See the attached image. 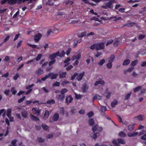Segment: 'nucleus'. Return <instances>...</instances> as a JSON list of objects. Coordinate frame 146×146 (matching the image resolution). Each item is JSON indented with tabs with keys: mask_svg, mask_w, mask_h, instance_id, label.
Listing matches in <instances>:
<instances>
[{
	"mask_svg": "<svg viewBox=\"0 0 146 146\" xmlns=\"http://www.w3.org/2000/svg\"><path fill=\"white\" fill-rule=\"evenodd\" d=\"M36 73L38 75H40L43 74V71L40 68H39L38 70L36 71Z\"/></svg>",
	"mask_w": 146,
	"mask_h": 146,
	"instance_id": "22",
	"label": "nucleus"
},
{
	"mask_svg": "<svg viewBox=\"0 0 146 146\" xmlns=\"http://www.w3.org/2000/svg\"><path fill=\"white\" fill-rule=\"evenodd\" d=\"M113 42V40L112 39H110L108 41L106 45V46H108L112 43Z\"/></svg>",
	"mask_w": 146,
	"mask_h": 146,
	"instance_id": "59",
	"label": "nucleus"
},
{
	"mask_svg": "<svg viewBox=\"0 0 146 146\" xmlns=\"http://www.w3.org/2000/svg\"><path fill=\"white\" fill-rule=\"evenodd\" d=\"M56 62L55 60H54L50 61L48 63V65L49 66H51L54 64Z\"/></svg>",
	"mask_w": 146,
	"mask_h": 146,
	"instance_id": "51",
	"label": "nucleus"
},
{
	"mask_svg": "<svg viewBox=\"0 0 146 146\" xmlns=\"http://www.w3.org/2000/svg\"><path fill=\"white\" fill-rule=\"evenodd\" d=\"M17 3L18 4H21L22 3H24L26 1H29L28 3H32L33 1H36L37 0H17Z\"/></svg>",
	"mask_w": 146,
	"mask_h": 146,
	"instance_id": "7",
	"label": "nucleus"
},
{
	"mask_svg": "<svg viewBox=\"0 0 146 146\" xmlns=\"http://www.w3.org/2000/svg\"><path fill=\"white\" fill-rule=\"evenodd\" d=\"M17 141V140L16 139L13 140L11 142V144L12 145H10L9 146H15Z\"/></svg>",
	"mask_w": 146,
	"mask_h": 146,
	"instance_id": "39",
	"label": "nucleus"
},
{
	"mask_svg": "<svg viewBox=\"0 0 146 146\" xmlns=\"http://www.w3.org/2000/svg\"><path fill=\"white\" fill-rule=\"evenodd\" d=\"M32 111L34 114H36L37 115H39L40 110L39 109H37L36 108H33L32 109Z\"/></svg>",
	"mask_w": 146,
	"mask_h": 146,
	"instance_id": "9",
	"label": "nucleus"
},
{
	"mask_svg": "<svg viewBox=\"0 0 146 146\" xmlns=\"http://www.w3.org/2000/svg\"><path fill=\"white\" fill-rule=\"evenodd\" d=\"M135 24V23L133 22H131L130 23H128L127 24H125L124 26H127L129 27H132Z\"/></svg>",
	"mask_w": 146,
	"mask_h": 146,
	"instance_id": "27",
	"label": "nucleus"
},
{
	"mask_svg": "<svg viewBox=\"0 0 146 146\" xmlns=\"http://www.w3.org/2000/svg\"><path fill=\"white\" fill-rule=\"evenodd\" d=\"M99 135L100 134L99 133H96L94 134L93 136L92 137L93 139L95 140L97 138V137L99 136Z\"/></svg>",
	"mask_w": 146,
	"mask_h": 146,
	"instance_id": "33",
	"label": "nucleus"
},
{
	"mask_svg": "<svg viewBox=\"0 0 146 146\" xmlns=\"http://www.w3.org/2000/svg\"><path fill=\"white\" fill-rule=\"evenodd\" d=\"M45 4L47 5L51 6L53 5L54 3L51 2L49 0Z\"/></svg>",
	"mask_w": 146,
	"mask_h": 146,
	"instance_id": "41",
	"label": "nucleus"
},
{
	"mask_svg": "<svg viewBox=\"0 0 146 146\" xmlns=\"http://www.w3.org/2000/svg\"><path fill=\"white\" fill-rule=\"evenodd\" d=\"M59 117V115L58 113H55L54 114L52 119L54 121H57Z\"/></svg>",
	"mask_w": 146,
	"mask_h": 146,
	"instance_id": "15",
	"label": "nucleus"
},
{
	"mask_svg": "<svg viewBox=\"0 0 146 146\" xmlns=\"http://www.w3.org/2000/svg\"><path fill=\"white\" fill-rule=\"evenodd\" d=\"M58 75V74L57 73H55L53 74L51 76V78L52 79H56Z\"/></svg>",
	"mask_w": 146,
	"mask_h": 146,
	"instance_id": "35",
	"label": "nucleus"
},
{
	"mask_svg": "<svg viewBox=\"0 0 146 146\" xmlns=\"http://www.w3.org/2000/svg\"><path fill=\"white\" fill-rule=\"evenodd\" d=\"M101 96L98 95H95L93 97V100L94 101V100H96V99L101 100Z\"/></svg>",
	"mask_w": 146,
	"mask_h": 146,
	"instance_id": "29",
	"label": "nucleus"
},
{
	"mask_svg": "<svg viewBox=\"0 0 146 146\" xmlns=\"http://www.w3.org/2000/svg\"><path fill=\"white\" fill-rule=\"evenodd\" d=\"M19 76V74L18 73H17L16 75L13 77V78L14 80H16Z\"/></svg>",
	"mask_w": 146,
	"mask_h": 146,
	"instance_id": "64",
	"label": "nucleus"
},
{
	"mask_svg": "<svg viewBox=\"0 0 146 146\" xmlns=\"http://www.w3.org/2000/svg\"><path fill=\"white\" fill-rule=\"evenodd\" d=\"M70 60V57H68L64 61V63H66L68 62Z\"/></svg>",
	"mask_w": 146,
	"mask_h": 146,
	"instance_id": "62",
	"label": "nucleus"
},
{
	"mask_svg": "<svg viewBox=\"0 0 146 146\" xmlns=\"http://www.w3.org/2000/svg\"><path fill=\"white\" fill-rule=\"evenodd\" d=\"M103 130L102 128L101 127H99V125L97 124H96L92 127V130L94 133L97 131H101Z\"/></svg>",
	"mask_w": 146,
	"mask_h": 146,
	"instance_id": "1",
	"label": "nucleus"
},
{
	"mask_svg": "<svg viewBox=\"0 0 146 146\" xmlns=\"http://www.w3.org/2000/svg\"><path fill=\"white\" fill-rule=\"evenodd\" d=\"M17 3V0H8L7 3L10 5H13L16 3Z\"/></svg>",
	"mask_w": 146,
	"mask_h": 146,
	"instance_id": "21",
	"label": "nucleus"
},
{
	"mask_svg": "<svg viewBox=\"0 0 146 146\" xmlns=\"http://www.w3.org/2000/svg\"><path fill=\"white\" fill-rule=\"evenodd\" d=\"M105 62V60L104 59H103L99 61L98 63V64L100 66H102Z\"/></svg>",
	"mask_w": 146,
	"mask_h": 146,
	"instance_id": "45",
	"label": "nucleus"
},
{
	"mask_svg": "<svg viewBox=\"0 0 146 146\" xmlns=\"http://www.w3.org/2000/svg\"><path fill=\"white\" fill-rule=\"evenodd\" d=\"M66 72H62L59 74V77L60 79L65 78L66 77Z\"/></svg>",
	"mask_w": 146,
	"mask_h": 146,
	"instance_id": "16",
	"label": "nucleus"
},
{
	"mask_svg": "<svg viewBox=\"0 0 146 146\" xmlns=\"http://www.w3.org/2000/svg\"><path fill=\"white\" fill-rule=\"evenodd\" d=\"M68 91V90L66 88H63L60 91V93L63 95H65V94Z\"/></svg>",
	"mask_w": 146,
	"mask_h": 146,
	"instance_id": "26",
	"label": "nucleus"
},
{
	"mask_svg": "<svg viewBox=\"0 0 146 146\" xmlns=\"http://www.w3.org/2000/svg\"><path fill=\"white\" fill-rule=\"evenodd\" d=\"M119 43V41L118 40H117L113 43V45L115 47H117L118 46Z\"/></svg>",
	"mask_w": 146,
	"mask_h": 146,
	"instance_id": "47",
	"label": "nucleus"
},
{
	"mask_svg": "<svg viewBox=\"0 0 146 146\" xmlns=\"http://www.w3.org/2000/svg\"><path fill=\"white\" fill-rule=\"evenodd\" d=\"M69 82L68 81L66 80H64L61 83V84L62 85L64 86L67 84H69Z\"/></svg>",
	"mask_w": 146,
	"mask_h": 146,
	"instance_id": "53",
	"label": "nucleus"
},
{
	"mask_svg": "<svg viewBox=\"0 0 146 146\" xmlns=\"http://www.w3.org/2000/svg\"><path fill=\"white\" fill-rule=\"evenodd\" d=\"M55 101L53 99L48 100L46 102V103L48 104H53L55 103Z\"/></svg>",
	"mask_w": 146,
	"mask_h": 146,
	"instance_id": "32",
	"label": "nucleus"
},
{
	"mask_svg": "<svg viewBox=\"0 0 146 146\" xmlns=\"http://www.w3.org/2000/svg\"><path fill=\"white\" fill-rule=\"evenodd\" d=\"M89 118H90L94 115V113L92 111H90L87 114Z\"/></svg>",
	"mask_w": 146,
	"mask_h": 146,
	"instance_id": "50",
	"label": "nucleus"
},
{
	"mask_svg": "<svg viewBox=\"0 0 146 146\" xmlns=\"http://www.w3.org/2000/svg\"><path fill=\"white\" fill-rule=\"evenodd\" d=\"M117 142L119 143H121L122 144H124L125 143V140L121 138L119 139H117Z\"/></svg>",
	"mask_w": 146,
	"mask_h": 146,
	"instance_id": "31",
	"label": "nucleus"
},
{
	"mask_svg": "<svg viewBox=\"0 0 146 146\" xmlns=\"http://www.w3.org/2000/svg\"><path fill=\"white\" fill-rule=\"evenodd\" d=\"M134 118L137 119L139 121H142L143 120V116L141 115H139L135 117Z\"/></svg>",
	"mask_w": 146,
	"mask_h": 146,
	"instance_id": "30",
	"label": "nucleus"
},
{
	"mask_svg": "<svg viewBox=\"0 0 146 146\" xmlns=\"http://www.w3.org/2000/svg\"><path fill=\"white\" fill-rule=\"evenodd\" d=\"M21 114L22 117L25 118H26L28 116L27 112L25 110H24L21 112Z\"/></svg>",
	"mask_w": 146,
	"mask_h": 146,
	"instance_id": "17",
	"label": "nucleus"
},
{
	"mask_svg": "<svg viewBox=\"0 0 146 146\" xmlns=\"http://www.w3.org/2000/svg\"><path fill=\"white\" fill-rule=\"evenodd\" d=\"M25 98L26 97L25 96H23L22 98L18 100V102L19 103L22 102L25 99Z\"/></svg>",
	"mask_w": 146,
	"mask_h": 146,
	"instance_id": "46",
	"label": "nucleus"
},
{
	"mask_svg": "<svg viewBox=\"0 0 146 146\" xmlns=\"http://www.w3.org/2000/svg\"><path fill=\"white\" fill-rule=\"evenodd\" d=\"M100 110L102 111V115H105L106 113L105 112L107 110L106 107L102 106L100 108Z\"/></svg>",
	"mask_w": 146,
	"mask_h": 146,
	"instance_id": "11",
	"label": "nucleus"
},
{
	"mask_svg": "<svg viewBox=\"0 0 146 146\" xmlns=\"http://www.w3.org/2000/svg\"><path fill=\"white\" fill-rule=\"evenodd\" d=\"M42 128L44 130H46L48 128V126H47L45 124H44L43 123L42 124Z\"/></svg>",
	"mask_w": 146,
	"mask_h": 146,
	"instance_id": "42",
	"label": "nucleus"
},
{
	"mask_svg": "<svg viewBox=\"0 0 146 146\" xmlns=\"http://www.w3.org/2000/svg\"><path fill=\"white\" fill-rule=\"evenodd\" d=\"M78 74V73L77 72L75 73L74 75L71 77V80H74Z\"/></svg>",
	"mask_w": 146,
	"mask_h": 146,
	"instance_id": "57",
	"label": "nucleus"
},
{
	"mask_svg": "<svg viewBox=\"0 0 146 146\" xmlns=\"http://www.w3.org/2000/svg\"><path fill=\"white\" fill-rule=\"evenodd\" d=\"M23 42V41L21 40H20L17 44L16 46V47L17 48H18L20 47L22 45V43Z\"/></svg>",
	"mask_w": 146,
	"mask_h": 146,
	"instance_id": "52",
	"label": "nucleus"
},
{
	"mask_svg": "<svg viewBox=\"0 0 146 146\" xmlns=\"http://www.w3.org/2000/svg\"><path fill=\"white\" fill-rule=\"evenodd\" d=\"M142 87L141 86H139L135 87L133 90L134 92H136L138 91L139 90L141 89Z\"/></svg>",
	"mask_w": 146,
	"mask_h": 146,
	"instance_id": "28",
	"label": "nucleus"
},
{
	"mask_svg": "<svg viewBox=\"0 0 146 146\" xmlns=\"http://www.w3.org/2000/svg\"><path fill=\"white\" fill-rule=\"evenodd\" d=\"M11 91L12 92V94L14 95H15L17 92V91L15 90V88L13 87L11 88Z\"/></svg>",
	"mask_w": 146,
	"mask_h": 146,
	"instance_id": "43",
	"label": "nucleus"
},
{
	"mask_svg": "<svg viewBox=\"0 0 146 146\" xmlns=\"http://www.w3.org/2000/svg\"><path fill=\"white\" fill-rule=\"evenodd\" d=\"M112 143L114 146H119V144L117 142L116 140L115 139H113Z\"/></svg>",
	"mask_w": 146,
	"mask_h": 146,
	"instance_id": "36",
	"label": "nucleus"
},
{
	"mask_svg": "<svg viewBox=\"0 0 146 146\" xmlns=\"http://www.w3.org/2000/svg\"><path fill=\"white\" fill-rule=\"evenodd\" d=\"M42 36L41 34L38 33L34 36V40L36 42H38Z\"/></svg>",
	"mask_w": 146,
	"mask_h": 146,
	"instance_id": "8",
	"label": "nucleus"
},
{
	"mask_svg": "<svg viewBox=\"0 0 146 146\" xmlns=\"http://www.w3.org/2000/svg\"><path fill=\"white\" fill-rule=\"evenodd\" d=\"M115 58V57L114 55H111L109 58V61L112 63V62L113 61Z\"/></svg>",
	"mask_w": 146,
	"mask_h": 146,
	"instance_id": "38",
	"label": "nucleus"
},
{
	"mask_svg": "<svg viewBox=\"0 0 146 146\" xmlns=\"http://www.w3.org/2000/svg\"><path fill=\"white\" fill-rule=\"evenodd\" d=\"M85 111L84 110L82 109L78 111V113L80 114H84L85 113Z\"/></svg>",
	"mask_w": 146,
	"mask_h": 146,
	"instance_id": "63",
	"label": "nucleus"
},
{
	"mask_svg": "<svg viewBox=\"0 0 146 146\" xmlns=\"http://www.w3.org/2000/svg\"><path fill=\"white\" fill-rule=\"evenodd\" d=\"M111 19H114V21H116L117 20H119L121 19V18L120 17H116L113 16L112 17H111Z\"/></svg>",
	"mask_w": 146,
	"mask_h": 146,
	"instance_id": "61",
	"label": "nucleus"
},
{
	"mask_svg": "<svg viewBox=\"0 0 146 146\" xmlns=\"http://www.w3.org/2000/svg\"><path fill=\"white\" fill-rule=\"evenodd\" d=\"M60 83L59 82H56L54 83L52 86H60Z\"/></svg>",
	"mask_w": 146,
	"mask_h": 146,
	"instance_id": "58",
	"label": "nucleus"
},
{
	"mask_svg": "<svg viewBox=\"0 0 146 146\" xmlns=\"http://www.w3.org/2000/svg\"><path fill=\"white\" fill-rule=\"evenodd\" d=\"M88 87L86 85V83H85L83 85L82 87V89L83 90V92L84 93L86 92V90L88 89Z\"/></svg>",
	"mask_w": 146,
	"mask_h": 146,
	"instance_id": "19",
	"label": "nucleus"
},
{
	"mask_svg": "<svg viewBox=\"0 0 146 146\" xmlns=\"http://www.w3.org/2000/svg\"><path fill=\"white\" fill-rule=\"evenodd\" d=\"M85 74V72H83L82 73L78 74L76 78V79L78 81H81Z\"/></svg>",
	"mask_w": 146,
	"mask_h": 146,
	"instance_id": "6",
	"label": "nucleus"
},
{
	"mask_svg": "<svg viewBox=\"0 0 146 146\" xmlns=\"http://www.w3.org/2000/svg\"><path fill=\"white\" fill-rule=\"evenodd\" d=\"M42 54H38L36 58V60L37 61H38L41 58V57H42Z\"/></svg>",
	"mask_w": 146,
	"mask_h": 146,
	"instance_id": "49",
	"label": "nucleus"
},
{
	"mask_svg": "<svg viewBox=\"0 0 146 146\" xmlns=\"http://www.w3.org/2000/svg\"><path fill=\"white\" fill-rule=\"evenodd\" d=\"M49 112L48 110H46L43 116V119L45 120L47 119L49 117Z\"/></svg>",
	"mask_w": 146,
	"mask_h": 146,
	"instance_id": "10",
	"label": "nucleus"
},
{
	"mask_svg": "<svg viewBox=\"0 0 146 146\" xmlns=\"http://www.w3.org/2000/svg\"><path fill=\"white\" fill-rule=\"evenodd\" d=\"M135 124L133 123L129 125L128 126V129L129 131H133L135 128L134 125Z\"/></svg>",
	"mask_w": 146,
	"mask_h": 146,
	"instance_id": "13",
	"label": "nucleus"
},
{
	"mask_svg": "<svg viewBox=\"0 0 146 146\" xmlns=\"http://www.w3.org/2000/svg\"><path fill=\"white\" fill-rule=\"evenodd\" d=\"M117 103V101L115 100H114L113 102L111 103V106L112 107H114Z\"/></svg>",
	"mask_w": 146,
	"mask_h": 146,
	"instance_id": "37",
	"label": "nucleus"
},
{
	"mask_svg": "<svg viewBox=\"0 0 146 146\" xmlns=\"http://www.w3.org/2000/svg\"><path fill=\"white\" fill-rule=\"evenodd\" d=\"M131 94V93L130 92L127 94L125 96V100H127L130 97Z\"/></svg>",
	"mask_w": 146,
	"mask_h": 146,
	"instance_id": "55",
	"label": "nucleus"
},
{
	"mask_svg": "<svg viewBox=\"0 0 146 146\" xmlns=\"http://www.w3.org/2000/svg\"><path fill=\"white\" fill-rule=\"evenodd\" d=\"M37 140L39 143H43L44 141V139L41 137H38L37 138Z\"/></svg>",
	"mask_w": 146,
	"mask_h": 146,
	"instance_id": "40",
	"label": "nucleus"
},
{
	"mask_svg": "<svg viewBox=\"0 0 146 146\" xmlns=\"http://www.w3.org/2000/svg\"><path fill=\"white\" fill-rule=\"evenodd\" d=\"M119 136L121 137H125L126 136V134L123 131H121L119 133Z\"/></svg>",
	"mask_w": 146,
	"mask_h": 146,
	"instance_id": "34",
	"label": "nucleus"
},
{
	"mask_svg": "<svg viewBox=\"0 0 146 146\" xmlns=\"http://www.w3.org/2000/svg\"><path fill=\"white\" fill-rule=\"evenodd\" d=\"M138 134L137 132H135L133 133H129L127 134V136L130 137H135Z\"/></svg>",
	"mask_w": 146,
	"mask_h": 146,
	"instance_id": "12",
	"label": "nucleus"
},
{
	"mask_svg": "<svg viewBox=\"0 0 146 146\" xmlns=\"http://www.w3.org/2000/svg\"><path fill=\"white\" fill-rule=\"evenodd\" d=\"M107 67L109 69H110L112 68V63L109 62V63L106 64Z\"/></svg>",
	"mask_w": 146,
	"mask_h": 146,
	"instance_id": "54",
	"label": "nucleus"
},
{
	"mask_svg": "<svg viewBox=\"0 0 146 146\" xmlns=\"http://www.w3.org/2000/svg\"><path fill=\"white\" fill-rule=\"evenodd\" d=\"M11 109H9L7 110V115L8 117H10L11 116Z\"/></svg>",
	"mask_w": 146,
	"mask_h": 146,
	"instance_id": "23",
	"label": "nucleus"
},
{
	"mask_svg": "<svg viewBox=\"0 0 146 146\" xmlns=\"http://www.w3.org/2000/svg\"><path fill=\"white\" fill-rule=\"evenodd\" d=\"M31 118L32 120L34 121H40L39 118L38 117L33 115H31Z\"/></svg>",
	"mask_w": 146,
	"mask_h": 146,
	"instance_id": "18",
	"label": "nucleus"
},
{
	"mask_svg": "<svg viewBox=\"0 0 146 146\" xmlns=\"http://www.w3.org/2000/svg\"><path fill=\"white\" fill-rule=\"evenodd\" d=\"M59 54V51H58L57 52L53 53L51 55H50L49 57V59L52 60H55V58Z\"/></svg>",
	"mask_w": 146,
	"mask_h": 146,
	"instance_id": "3",
	"label": "nucleus"
},
{
	"mask_svg": "<svg viewBox=\"0 0 146 146\" xmlns=\"http://www.w3.org/2000/svg\"><path fill=\"white\" fill-rule=\"evenodd\" d=\"M79 37H83L86 36V32L81 33L78 35Z\"/></svg>",
	"mask_w": 146,
	"mask_h": 146,
	"instance_id": "48",
	"label": "nucleus"
},
{
	"mask_svg": "<svg viewBox=\"0 0 146 146\" xmlns=\"http://www.w3.org/2000/svg\"><path fill=\"white\" fill-rule=\"evenodd\" d=\"M57 99L61 101H63L65 98V95L62 94L58 95L56 97Z\"/></svg>",
	"mask_w": 146,
	"mask_h": 146,
	"instance_id": "14",
	"label": "nucleus"
},
{
	"mask_svg": "<svg viewBox=\"0 0 146 146\" xmlns=\"http://www.w3.org/2000/svg\"><path fill=\"white\" fill-rule=\"evenodd\" d=\"M66 53L65 51L63 50H62L59 54L58 55V56L60 57V58H63L64 57Z\"/></svg>",
	"mask_w": 146,
	"mask_h": 146,
	"instance_id": "25",
	"label": "nucleus"
},
{
	"mask_svg": "<svg viewBox=\"0 0 146 146\" xmlns=\"http://www.w3.org/2000/svg\"><path fill=\"white\" fill-rule=\"evenodd\" d=\"M130 60L129 59H125L123 63V66L128 65L130 63Z\"/></svg>",
	"mask_w": 146,
	"mask_h": 146,
	"instance_id": "20",
	"label": "nucleus"
},
{
	"mask_svg": "<svg viewBox=\"0 0 146 146\" xmlns=\"http://www.w3.org/2000/svg\"><path fill=\"white\" fill-rule=\"evenodd\" d=\"M138 61L137 60H135L133 61L131 63V66H135L137 63L138 62Z\"/></svg>",
	"mask_w": 146,
	"mask_h": 146,
	"instance_id": "44",
	"label": "nucleus"
},
{
	"mask_svg": "<svg viewBox=\"0 0 146 146\" xmlns=\"http://www.w3.org/2000/svg\"><path fill=\"white\" fill-rule=\"evenodd\" d=\"M90 48L92 50H94L95 49L96 50V44H94L90 47Z\"/></svg>",
	"mask_w": 146,
	"mask_h": 146,
	"instance_id": "56",
	"label": "nucleus"
},
{
	"mask_svg": "<svg viewBox=\"0 0 146 146\" xmlns=\"http://www.w3.org/2000/svg\"><path fill=\"white\" fill-rule=\"evenodd\" d=\"M75 98L77 100L80 99L81 98V96L80 94H78L75 93Z\"/></svg>",
	"mask_w": 146,
	"mask_h": 146,
	"instance_id": "60",
	"label": "nucleus"
},
{
	"mask_svg": "<svg viewBox=\"0 0 146 146\" xmlns=\"http://www.w3.org/2000/svg\"><path fill=\"white\" fill-rule=\"evenodd\" d=\"M81 56V54L80 53H79L76 55H74L71 58V60L72 61H74L75 59H76V60H78L80 58Z\"/></svg>",
	"mask_w": 146,
	"mask_h": 146,
	"instance_id": "5",
	"label": "nucleus"
},
{
	"mask_svg": "<svg viewBox=\"0 0 146 146\" xmlns=\"http://www.w3.org/2000/svg\"><path fill=\"white\" fill-rule=\"evenodd\" d=\"M73 100V98L72 97V96L69 95L66 98V103H67L68 105L69 103H71L72 102Z\"/></svg>",
	"mask_w": 146,
	"mask_h": 146,
	"instance_id": "4",
	"label": "nucleus"
},
{
	"mask_svg": "<svg viewBox=\"0 0 146 146\" xmlns=\"http://www.w3.org/2000/svg\"><path fill=\"white\" fill-rule=\"evenodd\" d=\"M96 50L103 49L104 47V44L103 43L101 42L96 44Z\"/></svg>",
	"mask_w": 146,
	"mask_h": 146,
	"instance_id": "2",
	"label": "nucleus"
},
{
	"mask_svg": "<svg viewBox=\"0 0 146 146\" xmlns=\"http://www.w3.org/2000/svg\"><path fill=\"white\" fill-rule=\"evenodd\" d=\"M89 125L91 126H92L94 124V121L93 119L92 118L90 119L89 120Z\"/></svg>",
	"mask_w": 146,
	"mask_h": 146,
	"instance_id": "24",
	"label": "nucleus"
}]
</instances>
